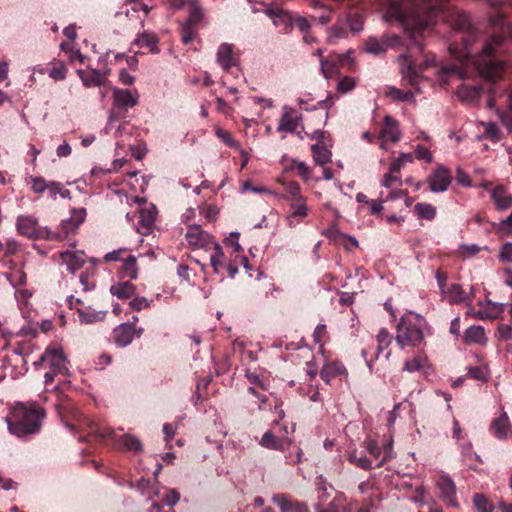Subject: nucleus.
Segmentation results:
<instances>
[{
	"mask_svg": "<svg viewBox=\"0 0 512 512\" xmlns=\"http://www.w3.org/2000/svg\"><path fill=\"white\" fill-rule=\"evenodd\" d=\"M493 11L489 15L488 29L480 31L471 24L469 16L459 10L451 14V22L457 35L449 45L453 62L439 70V80L448 84L449 79H468L474 73L487 85L488 107L495 106L497 97L505 95L506 84H498L512 76V65L506 58L512 40V27L505 20L502 1L486 0Z\"/></svg>",
	"mask_w": 512,
	"mask_h": 512,
	"instance_id": "f257e3e1",
	"label": "nucleus"
},
{
	"mask_svg": "<svg viewBox=\"0 0 512 512\" xmlns=\"http://www.w3.org/2000/svg\"><path fill=\"white\" fill-rule=\"evenodd\" d=\"M387 4L386 20L397 23L409 35L406 52L402 55L406 64L402 73L410 85L419 81V72L434 65L433 55H424L422 62L416 54H423L422 32L433 21L434 16L446 8L449 0H384Z\"/></svg>",
	"mask_w": 512,
	"mask_h": 512,
	"instance_id": "f03ea898",
	"label": "nucleus"
},
{
	"mask_svg": "<svg viewBox=\"0 0 512 512\" xmlns=\"http://www.w3.org/2000/svg\"><path fill=\"white\" fill-rule=\"evenodd\" d=\"M44 417L43 408L36 405L27 407L21 404L14 409L12 417L8 420V429L19 437L35 434L40 431Z\"/></svg>",
	"mask_w": 512,
	"mask_h": 512,
	"instance_id": "7ed1b4c3",
	"label": "nucleus"
},
{
	"mask_svg": "<svg viewBox=\"0 0 512 512\" xmlns=\"http://www.w3.org/2000/svg\"><path fill=\"white\" fill-rule=\"evenodd\" d=\"M425 320L412 312L404 314L396 326L397 344L404 348L405 346L415 347L424 340L423 327Z\"/></svg>",
	"mask_w": 512,
	"mask_h": 512,
	"instance_id": "20e7f679",
	"label": "nucleus"
},
{
	"mask_svg": "<svg viewBox=\"0 0 512 512\" xmlns=\"http://www.w3.org/2000/svg\"><path fill=\"white\" fill-rule=\"evenodd\" d=\"M265 14L271 19L273 25L283 34H289L293 28L303 30L306 27V17L296 12L269 5L265 9Z\"/></svg>",
	"mask_w": 512,
	"mask_h": 512,
	"instance_id": "39448f33",
	"label": "nucleus"
},
{
	"mask_svg": "<svg viewBox=\"0 0 512 512\" xmlns=\"http://www.w3.org/2000/svg\"><path fill=\"white\" fill-rule=\"evenodd\" d=\"M352 52L348 51L344 54L331 53L327 57L320 59L321 72L326 79L331 78L335 74L340 73L341 68L348 71H355V61L351 56Z\"/></svg>",
	"mask_w": 512,
	"mask_h": 512,
	"instance_id": "423d86ee",
	"label": "nucleus"
},
{
	"mask_svg": "<svg viewBox=\"0 0 512 512\" xmlns=\"http://www.w3.org/2000/svg\"><path fill=\"white\" fill-rule=\"evenodd\" d=\"M138 103V95H133L127 89H113V104L109 115V121L121 120L125 118L127 110L133 108Z\"/></svg>",
	"mask_w": 512,
	"mask_h": 512,
	"instance_id": "0eeeda50",
	"label": "nucleus"
},
{
	"mask_svg": "<svg viewBox=\"0 0 512 512\" xmlns=\"http://www.w3.org/2000/svg\"><path fill=\"white\" fill-rule=\"evenodd\" d=\"M288 433L287 426L280 427L278 422H275L272 429L264 433L259 444L267 449L284 452L286 449H289L292 444V440L287 436Z\"/></svg>",
	"mask_w": 512,
	"mask_h": 512,
	"instance_id": "6e6552de",
	"label": "nucleus"
},
{
	"mask_svg": "<svg viewBox=\"0 0 512 512\" xmlns=\"http://www.w3.org/2000/svg\"><path fill=\"white\" fill-rule=\"evenodd\" d=\"M48 363L51 370L65 374L68 370L66 357L61 348L48 347L39 359V364ZM38 364V362H35Z\"/></svg>",
	"mask_w": 512,
	"mask_h": 512,
	"instance_id": "1a4fd4ad",
	"label": "nucleus"
},
{
	"mask_svg": "<svg viewBox=\"0 0 512 512\" xmlns=\"http://www.w3.org/2000/svg\"><path fill=\"white\" fill-rule=\"evenodd\" d=\"M110 69H95L88 67L86 70H77V75L86 88L105 86Z\"/></svg>",
	"mask_w": 512,
	"mask_h": 512,
	"instance_id": "9d476101",
	"label": "nucleus"
},
{
	"mask_svg": "<svg viewBox=\"0 0 512 512\" xmlns=\"http://www.w3.org/2000/svg\"><path fill=\"white\" fill-rule=\"evenodd\" d=\"M185 238L190 246L207 251L211 250V246L216 242L213 236L202 230L198 225L188 227Z\"/></svg>",
	"mask_w": 512,
	"mask_h": 512,
	"instance_id": "9b49d317",
	"label": "nucleus"
},
{
	"mask_svg": "<svg viewBox=\"0 0 512 512\" xmlns=\"http://www.w3.org/2000/svg\"><path fill=\"white\" fill-rule=\"evenodd\" d=\"M376 340L377 347L370 358H368L369 351L365 349L362 350V356L365 358L366 364L370 370L372 369L373 362L376 361L380 354L390 346L392 342V335L386 328H381L376 336Z\"/></svg>",
	"mask_w": 512,
	"mask_h": 512,
	"instance_id": "f8f14e48",
	"label": "nucleus"
},
{
	"mask_svg": "<svg viewBox=\"0 0 512 512\" xmlns=\"http://www.w3.org/2000/svg\"><path fill=\"white\" fill-rule=\"evenodd\" d=\"M437 487L440 490L442 500L447 506L454 508L458 507L456 486L450 477L441 475L437 480Z\"/></svg>",
	"mask_w": 512,
	"mask_h": 512,
	"instance_id": "ddd939ff",
	"label": "nucleus"
},
{
	"mask_svg": "<svg viewBox=\"0 0 512 512\" xmlns=\"http://www.w3.org/2000/svg\"><path fill=\"white\" fill-rule=\"evenodd\" d=\"M86 214L87 213L85 208L73 209L71 212V217L66 221H62L61 223L64 234H58L57 237L67 238L70 234L75 233L77 228L84 222Z\"/></svg>",
	"mask_w": 512,
	"mask_h": 512,
	"instance_id": "4468645a",
	"label": "nucleus"
},
{
	"mask_svg": "<svg viewBox=\"0 0 512 512\" xmlns=\"http://www.w3.org/2000/svg\"><path fill=\"white\" fill-rule=\"evenodd\" d=\"M451 183L449 170L444 167H438L429 177L430 189L433 192L446 191Z\"/></svg>",
	"mask_w": 512,
	"mask_h": 512,
	"instance_id": "2eb2a0df",
	"label": "nucleus"
},
{
	"mask_svg": "<svg viewBox=\"0 0 512 512\" xmlns=\"http://www.w3.org/2000/svg\"><path fill=\"white\" fill-rule=\"evenodd\" d=\"M60 258L72 274L83 268L86 263V255L82 251L72 252L67 250L60 253Z\"/></svg>",
	"mask_w": 512,
	"mask_h": 512,
	"instance_id": "dca6fc26",
	"label": "nucleus"
},
{
	"mask_svg": "<svg viewBox=\"0 0 512 512\" xmlns=\"http://www.w3.org/2000/svg\"><path fill=\"white\" fill-rule=\"evenodd\" d=\"M308 215V207L306 205V198L301 200H292L290 204V212L287 217L288 225L295 226Z\"/></svg>",
	"mask_w": 512,
	"mask_h": 512,
	"instance_id": "f3484780",
	"label": "nucleus"
},
{
	"mask_svg": "<svg viewBox=\"0 0 512 512\" xmlns=\"http://www.w3.org/2000/svg\"><path fill=\"white\" fill-rule=\"evenodd\" d=\"M135 335V328L133 324H121L117 326L112 333L114 342L121 347L129 345Z\"/></svg>",
	"mask_w": 512,
	"mask_h": 512,
	"instance_id": "a211bd4d",
	"label": "nucleus"
},
{
	"mask_svg": "<svg viewBox=\"0 0 512 512\" xmlns=\"http://www.w3.org/2000/svg\"><path fill=\"white\" fill-rule=\"evenodd\" d=\"M217 62L223 70L229 71L235 66L237 59L233 53V46L228 43H222L217 50Z\"/></svg>",
	"mask_w": 512,
	"mask_h": 512,
	"instance_id": "6ab92c4d",
	"label": "nucleus"
},
{
	"mask_svg": "<svg viewBox=\"0 0 512 512\" xmlns=\"http://www.w3.org/2000/svg\"><path fill=\"white\" fill-rule=\"evenodd\" d=\"M159 38L158 36L149 31H143L139 33L137 38L134 40L133 44L137 45L140 48H147L149 52L153 54H157L160 52L158 48Z\"/></svg>",
	"mask_w": 512,
	"mask_h": 512,
	"instance_id": "aec40b11",
	"label": "nucleus"
},
{
	"mask_svg": "<svg viewBox=\"0 0 512 512\" xmlns=\"http://www.w3.org/2000/svg\"><path fill=\"white\" fill-rule=\"evenodd\" d=\"M491 433L498 439H505L511 432V424L506 413H501L490 425Z\"/></svg>",
	"mask_w": 512,
	"mask_h": 512,
	"instance_id": "412c9836",
	"label": "nucleus"
},
{
	"mask_svg": "<svg viewBox=\"0 0 512 512\" xmlns=\"http://www.w3.org/2000/svg\"><path fill=\"white\" fill-rule=\"evenodd\" d=\"M346 373L345 366L339 361H334L323 366L320 371V377L325 383L330 384L334 378Z\"/></svg>",
	"mask_w": 512,
	"mask_h": 512,
	"instance_id": "4be33fe9",
	"label": "nucleus"
},
{
	"mask_svg": "<svg viewBox=\"0 0 512 512\" xmlns=\"http://www.w3.org/2000/svg\"><path fill=\"white\" fill-rule=\"evenodd\" d=\"M380 137L383 141L397 142L400 140L398 124L391 116H385Z\"/></svg>",
	"mask_w": 512,
	"mask_h": 512,
	"instance_id": "5701e85b",
	"label": "nucleus"
},
{
	"mask_svg": "<svg viewBox=\"0 0 512 512\" xmlns=\"http://www.w3.org/2000/svg\"><path fill=\"white\" fill-rule=\"evenodd\" d=\"M293 112L294 111L291 108H285L277 128L279 132L285 131L295 133L297 131L301 118L298 116H293Z\"/></svg>",
	"mask_w": 512,
	"mask_h": 512,
	"instance_id": "b1692460",
	"label": "nucleus"
},
{
	"mask_svg": "<svg viewBox=\"0 0 512 512\" xmlns=\"http://www.w3.org/2000/svg\"><path fill=\"white\" fill-rule=\"evenodd\" d=\"M17 230L19 234L28 238H37V222L28 216H19L17 218Z\"/></svg>",
	"mask_w": 512,
	"mask_h": 512,
	"instance_id": "393cba45",
	"label": "nucleus"
},
{
	"mask_svg": "<svg viewBox=\"0 0 512 512\" xmlns=\"http://www.w3.org/2000/svg\"><path fill=\"white\" fill-rule=\"evenodd\" d=\"M211 250H213L210 256L211 266L216 274L223 275L224 268L226 267L227 258L222 250V247L215 242L211 246Z\"/></svg>",
	"mask_w": 512,
	"mask_h": 512,
	"instance_id": "a878e982",
	"label": "nucleus"
},
{
	"mask_svg": "<svg viewBox=\"0 0 512 512\" xmlns=\"http://www.w3.org/2000/svg\"><path fill=\"white\" fill-rule=\"evenodd\" d=\"M491 198L498 210H506L512 205V196L507 193L506 189L502 185L496 186L491 191Z\"/></svg>",
	"mask_w": 512,
	"mask_h": 512,
	"instance_id": "bb28decb",
	"label": "nucleus"
},
{
	"mask_svg": "<svg viewBox=\"0 0 512 512\" xmlns=\"http://www.w3.org/2000/svg\"><path fill=\"white\" fill-rule=\"evenodd\" d=\"M483 90L484 87L481 85L464 82L460 87H458L457 94L462 100L473 102L480 97Z\"/></svg>",
	"mask_w": 512,
	"mask_h": 512,
	"instance_id": "cd10ccee",
	"label": "nucleus"
},
{
	"mask_svg": "<svg viewBox=\"0 0 512 512\" xmlns=\"http://www.w3.org/2000/svg\"><path fill=\"white\" fill-rule=\"evenodd\" d=\"M77 313L81 323L93 324L103 321L106 317V311H96L91 307L77 308Z\"/></svg>",
	"mask_w": 512,
	"mask_h": 512,
	"instance_id": "c85d7f7f",
	"label": "nucleus"
},
{
	"mask_svg": "<svg viewBox=\"0 0 512 512\" xmlns=\"http://www.w3.org/2000/svg\"><path fill=\"white\" fill-rule=\"evenodd\" d=\"M115 447L123 451H133L139 453L142 451V444L136 437L126 434L120 436L115 441Z\"/></svg>",
	"mask_w": 512,
	"mask_h": 512,
	"instance_id": "c756f323",
	"label": "nucleus"
},
{
	"mask_svg": "<svg viewBox=\"0 0 512 512\" xmlns=\"http://www.w3.org/2000/svg\"><path fill=\"white\" fill-rule=\"evenodd\" d=\"M349 34L347 23L344 20H339L327 32V42L335 44L339 39L346 38Z\"/></svg>",
	"mask_w": 512,
	"mask_h": 512,
	"instance_id": "7c9ffc66",
	"label": "nucleus"
},
{
	"mask_svg": "<svg viewBox=\"0 0 512 512\" xmlns=\"http://www.w3.org/2000/svg\"><path fill=\"white\" fill-rule=\"evenodd\" d=\"M156 216H157V210H156V207L154 205H150L148 207H144V208H142L139 211L138 224L142 228H144L147 231H149L153 227V225L155 223Z\"/></svg>",
	"mask_w": 512,
	"mask_h": 512,
	"instance_id": "2f4dec72",
	"label": "nucleus"
},
{
	"mask_svg": "<svg viewBox=\"0 0 512 512\" xmlns=\"http://www.w3.org/2000/svg\"><path fill=\"white\" fill-rule=\"evenodd\" d=\"M464 340L466 343H477L484 345L487 342L485 330L482 326H471L465 331Z\"/></svg>",
	"mask_w": 512,
	"mask_h": 512,
	"instance_id": "473e14b6",
	"label": "nucleus"
},
{
	"mask_svg": "<svg viewBox=\"0 0 512 512\" xmlns=\"http://www.w3.org/2000/svg\"><path fill=\"white\" fill-rule=\"evenodd\" d=\"M136 287L131 282L112 285L110 292L119 299H129L135 294Z\"/></svg>",
	"mask_w": 512,
	"mask_h": 512,
	"instance_id": "72a5a7b5",
	"label": "nucleus"
},
{
	"mask_svg": "<svg viewBox=\"0 0 512 512\" xmlns=\"http://www.w3.org/2000/svg\"><path fill=\"white\" fill-rule=\"evenodd\" d=\"M444 294L450 296V303L460 304L470 301L468 293L462 289L461 285L456 283L450 285Z\"/></svg>",
	"mask_w": 512,
	"mask_h": 512,
	"instance_id": "f704fd0d",
	"label": "nucleus"
},
{
	"mask_svg": "<svg viewBox=\"0 0 512 512\" xmlns=\"http://www.w3.org/2000/svg\"><path fill=\"white\" fill-rule=\"evenodd\" d=\"M281 512H309L308 507L297 501L288 499L286 497H280L277 500Z\"/></svg>",
	"mask_w": 512,
	"mask_h": 512,
	"instance_id": "c9c22d12",
	"label": "nucleus"
},
{
	"mask_svg": "<svg viewBox=\"0 0 512 512\" xmlns=\"http://www.w3.org/2000/svg\"><path fill=\"white\" fill-rule=\"evenodd\" d=\"M91 266L87 267L84 272L81 273L79 280L83 286L84 291L91 290L95 287V282L91 281V277L94 276L96 271L97 259L91 258Z\"/></svg>",
	"mask_w": 512,
	"mask_h": 512,
	"instance_id": "e433bc0d",
	"label": "nucleus"
},
{
	"mask_svg": "<svg viewBox=\"0 0 512 512\" xmlns=\"http://www.w3.org/2000/svg\"><path fill=\"white\" fill-rule=\"evenodd\" d=\"M311 149L314 161L318 165L324 166L331 161V152L324 145L314 144Z\"/></svg>",
	"mask_w": 512,
	"mask_h": 512,
	"instance_id": "4c0bfd02",
	"label": "nucleus"
},
{
	"mask_svg": "<svg viewBox=\"0 0 512 512\" xmlns=\"http://www.w3.org/2000/svg\"><path fill=\"white\" fill-rule=\"evenodd\" d=\"M122 274H123V277H128L130 279L137 278L138 267H137V259L135 256L128 255L123 260Z\"/></svg>",
	"mask_w": 512,
	"mask_h": 512,
	"instance_id": "58836bf2",
	"label": "nucleus"
},
{
	"mask_svg": "<svg viewBox=\"0 0 512 512\" xmlns=\"http://www.w3.org/2000/svg\"><path fill=\"white\" fill-rule=\"evenodd\" d=\"M415 214L425 220H433L436 216V208L432 204L428 203H417L414 206Z\"/></svg>",
	"mask_w": 512,
	"mask_h": 512,
	"instance_id": "ea45409f",
	"label": "nucleus"
},
{
	"mask_svg": "<svg viewBox=\"0 0 512 512\" xmlns=\"http://www.w3.org/2000/svg\"><path fill=\"white\" fill-rule=\"evenodd\" d=\"M284 191L286 192V198L292 200H301L304 196L301 194L300 185L295 181L283 182Z\"/></svg>",
	"mask_w": 512,
	"mask_h": 512,
	"instance_id": "a19ab883",
	"label": "nucleus"
},
{
	"mask_svg": "<svg viewBox=\"0 0 512 512\" xmlns=\"http://www.w3.org/2000/svg\"><path fill=\"white\" fill-rule=\"evenodd\" d=\"M51 65L52 66L48 71L49 76L56 81L64 80L67 74L65 64L61 61H55L51 63Z\"/></svg>",
	"mask_w": 512,
	"mask_h": 512,
	"instance_id": "79ce46f5",
	"label": "nucleus"
},
{
	"mask_svg": "<svg viewBox=\"0 0 512 512\" xmlns=\"http://www.w3.org/2000/svg\"><path fill=\"white\" fill-rule=\"evenodd\" d=\"M355 0H313L314 7H327L329 10L334 9L336 6L345 5L351 7Z\"/></svg>",
	"mask_w": 512,
	"mask_h": 512,
	"instance_id": "37998d69",
	"label": "nucleus"
},
{
	"mask_svg": "<svg viewBox=\"0 0 512 512\" xmlns=\"http://www.w3.org/2000/svg\"><path fill=\"white\" fill-rule=\"evenodd\" d=\"M366 52L373 55H380L386 51L384 41H379L377 38L370 37L365 43Z\"/></svg>",
	"mask_w": 512,
	"mask_h": 512,
	"instance_id": "c03bdc74",
	"label": "nucleus"
},
{
	"mask_svg": "<svg viewBox=\"0 0 512 512\" xmlns=\"http://www.w3.org/2000/svg\"><path fill=\"white\" fill-rule=\"evenodd\" d=\"M344 21L347 23L349 32L357 33L363 29V18L358 13L349 14Z\"/></svg>",
	"mask_w": 512,
	"mask_h": 512,
	"instance_id": "a18cd8bd",
	"label": "nucleus"
},
{
	"mask_svg": "<svg viewBox=\"0 0 512 512\" xmlns=\"http://www.w3.org/2000/svg\"><path fill=\"white\" fill-rule=\"evenodd\" d=\"M90 434L100 438L107 439L113 435V429L110 427H102L98 423L91 422L89 425Z\"/></svg>",
	"mask_w": 512,
	"mask_h": 512,
	"instance_id": "49530a36",
	"label": "nucleus"
},
{
	"mask_svg": "<svg viewBox=\"0 0 512 512\" xmlns=\"http://www.w3.org/2000/svg\"><path fill=\"white\" fill-rule=\"evenodd\" d=\"M348 460L361 469L370 470L372 468L371 460L366 456H358L355 451L349 454Z\"/></svg>",
	"mask_w": 512,
	"mask_h": 512,
	"instance_id": "de8ad7c7",
	"label": "nucleus"
},
{
	"mask_svg": "<svg viewBox=\"0 0 512 512\" xmlns=\"http://www.w3.org/2000/svg\"><path fill=\"white\" fill-rule=\"evenodd\" d=\"M386 95L396 101H410L414 97L412 92H410V91L404 92L395 87H390L388 89Z\"/></svg>",
	"mask_w": 512,
	"mask_h": 512,
	"instance_id": "09e8293b",
	"label": "nucleus"
},
{
	"mask_svg": "<svg viewBox=\"0 0 512 512\" xmlns=\"http://www.w3.org/2000/svg\"><path fill=\"white\" fill-rule=\"evenodd\" d=\"M474 505L479 512H492V503L482 494H475L473 499Z\"/></svg>",
	"mask_w": 512,
	"mask_h": 512,
	"instance_id": "8fccbe9b",
	"label": "nucleus"
},
{
	"mask_svg": "<svg viewBox=\"0 0 512 512\" xmlns=\"http://www.w3.org/2000/svg\"><path fill=\"white\" fill-rule=\"evenodd\" d=\"M467 376L472 379L486 381L488 378L487 368L485 366L470 367L468 369Z\"/></svg>",
	"mask_w": 512,
	"mask_h": 512,
	"instance_id": "3c124183",
	"label": "nucleus"
},
{
	"mask_svg": "<svg viewBox=\"0 0 512 512\" xmlns=\"http://www.w3.org/2000/svg\"><path fill=\"white\" fill-rule=\"evenodd\" d=\"M425 360L421 357H415L407 360L404 364L403 370L407 372H415L423 369Z\"/></svg>",
	"mask_w": 512,
	"mask_h": 512,
	"instance_id": "603ef678",
	"label": "nucleus"
},
{
	"mask_svg": "<svg viewBox=\"0 0 512 512\" xmlns=\"http://www.w3.org/2000/svg\"><path fill=\"white\" fill-rule=\"evenodd\" d=\"M381 449H382L381 459L376 463V465H375L376 468L382 467L383 465H385L389 460H391L394 457L393 447H392L391 442H387L386 444H384L383 448H381Z\"/></svg>",
	"mask_w": 512,
	"mask_h": 512,
	"instance_id": "864d4df0",
	"label": "nucleus"
},
{
	"mask_svg": "<svg viewBox=\"0 0 512 512\" xmlns=\"http://www.w3.org/2000/svg\"><path fill=\"white\" fill-rule=\"evenodd\" d=\"M355 79L350 76H344L337 85V90L341 93H348L355 88Z\"/></svg>",
	"mask_w": 512,
	"mask_h": 512,
	"instance_id": "5fc2aeb1",
	"label": "nucleus"
},
{
	"mask_svg": "<svg viewBox=\"0 0 512 512\" xmlns=\"http://www.w3.org/2000/svg\"><path fill=\"white\" fill-rule=\"evenodd\" d=\"M481 248L476 244H462L458 248V254L463 257H473L479 253Z\"/></svg>",
	"mask_w": 512,
	"mask_h": 512,
	"instance_id": "6e6d98bb",
	"label": "nucleus"
},
{
	"mask_svg": "<svg viewBox=\"0 0 512 512\" xmlns=\"http://www.w3.org/2000/svg\"><path fill=\"white\" fill-rule=\"evenodd\" d=\"M196 31L190 24H183L181 26V39L184 44H189L195 38Z\"/></svg>",
	"mask_w": 512,
	"mask_h": 512,
	"instance_id": "4d7b16f0",
	"label": "nucleus"
},
{
	"mask_svg": "<svg viewBox=\"0 0 512 512\" xmlns=\"http://www.w3.org/2000/svg\"><path fill=\"white\" fill-rule=\"evenodd\" d=\"M366 449L369 452V454L375 459L380 460L382 455V449L378 445L377 441L372 439L366 440Z\"/></svg>",
	"mask_w": 512,
	"mask_h": 512,
	"instance_id": "13d9d810",
	"label": "nucleus"
},
{
	"mask_svg": "<svg viewBox=\"0 0 512 512\" xmlns=\"http://www.w3.org/2000/svg\"><path fill=\"white\" fill-rule=\"evenodd\" d=\"M202 19V11L197 5H193L189 11V17L185 24L196 26Z\"/></svg>",
	"mask_w": 512,
	"mask_h": 512,
	"instance_id": "bf43d9fd",
	"label": "nucleus"
},
{
	"mask_svg": "<svg viewBox=\"0 0 512 512\" xmlns=\"http://www.w3.org/2000/svg\"><path fill=\"white\" fill-rule=\"evenodd\" d=\"M30 180L32 181L31 189L35 193H43L48 188V184L43 177L30 176Z\"/></svg>",
	"mask_w": 512,
	"mask_h": 512,
	"instance_id": "052dcab7",
	"label": "nucleus"
},
{
	"mask_svg": "<svg viewBox=\"0 0 512 512\" xmlns=\"http://www.w3.org/2000/svg\"><path fill=\"white\" fill-rule=\"evenodd\" d=\"M125 4L131 5V10L133 12L143 11L145 15H147L152 9V7H149L141 0H125Z\"/></svg>",
	"mask_w": 512,
	"mask_h": 512,
	"instance_id": "680f3d73",
	"label": "nucleus"
},
{
	"mask_svg": "<svg viewBox=\"0 0 512 512\" xmlns=\"http://www.w3.org/2000/svg\"><path fill=\"white\" fill-rule=\"evenodd\" d=\"M385 48H398L403 46V41L398 35H387L383 37Z\"/></svg>",
	"mask_w": 512,
	"mask_h": 512,
	"instance_id": "e2e57ef3",
	"label": "nucleus"
},
{
	"mask_svg": "<svg viewBox=\"0 0 512 512\" xmlns=\"http://www.w3.org/2000/svg\"><path fill=\"white\" fill-rule=\"evenodd\" d=\"M497 333L500 340H512V326L508 324H500L497 328Z\"/></svg>",
	"mask_w": 512,
	"mask_h": 512,
	"instance_id": "0e129e2a",
	"label": "nucleus"
},
{
	"mask_svg": "<svg viewBox=\"0 0 512 512\" xmlns=\"http://www.w3.org/2000/svg\"><path fill=\"white\" fill-rule=\"evenodd\" d=\"M149 305V301L145 297H134L129 302V306L135 311H141L142 309L149 307Z\"/></svg>",
	"mask_w": 512,
	"mask_h": 512,
	"instance_id": "69168bd1",
	"label": "nucleus"
},
{
	"mask_svg": "<svg viewBox=\"0 0 512 512\" xmlns=\"http://www.w3.org/2000/svg\"><path fill=\"white\" fill-rule=\"evenodd\" d=\"M301 455V449L299 447L294 446L292 447V451H290L289 454L286 455L287 462L292 465L298 464L301 461Z\"/></svg>",
	"mask_w": 512,
	"mask_h": 512,
	"instance_id": "338daca9",
	"label": "nucleus"
},
{
	"mask_svg": "<svg viewBox=\"0 0 512 512\" xmlns=\"http://www.w3.org/2000/svg\"><path fill=\"white\" fill-rule=\"evenodd\" d=\"M502 262L512 263V243H505L500 252Z\"/></svg>",
	"mask_w": 512,
	"mask_h": 512,
	"instance_id": "774afa93",
	"label": "nucleus"
}]
</instances>
